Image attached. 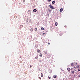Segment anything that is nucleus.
<instances>
[{
    "label": "nucleus",
    "mask_w": 80,
    "mask_h": 80,
    "mask_svg": "<svg viewBox=\"0 0 80 80\" xmlns=\"http://www.w3.org/2000/svg\"><path fill=\"white\" fill-rule=\"evenodd\" d=\"M31 32H32L33 31V28H32L30 29Z\"/></svg>",
    "instance_id": "obj_15"
},
{
    "label": "nucleus",
    "mask_w": 80,
    "mask_h": 80,
    "mask_svg": "<svg viewBox=\"0 0 80 80\" xmlns=\"http://www.w3.org/2000/svg\"><path fill=\"white\" fill-rule=\"evenodd\" d=\"M74 68H75V67H74Z\"/></svg>",
    "instance_id": "obj_35"
},
{
    "label": "nucleus",
    "mask_w": 80,
    "mask_h": 80,
    "mask_svg": "<svg viewBox=\"0 0 80 80\" xmlns=\"http://www.w3.org/2000/svg\"><path fill=\"white\" fill-rule=\"evenodd\" d=\"M15 18H17V16H14Z\"/></svg>",
    "instance_id": "obj_21"
},
{
    "label": "nucleus",
    "mask_w": 80,
    "mask_h": 80,
    "mask_svg": "<svg viewBox=\"0 0 80 80\" xmlns=\"http://www.w3.org/2000/svg\"><path fill=\"white\" fill-rule=\"evenodd\" d=\"M78 71H79V72L80 71V68L78 70Z\"/></svg>",
    "instance_id": "obj_26"
},
{
    "label": "nucleus",
    "mask_w": 80,
    "mask_h": 80,
    "mask_svg": "<svg viewBox=\"0 0 80 80\" xmlns=\"http://www.w3.org/2000/svg\"><path fill=\"white\" fill-rule=\"evenodd\" d=\"M78 77L79 78H80V75L78 76Z\"/></svg>",
    "instance_id": "obj_27"
},
{
    "label": "nucleus",
    "mask_w": 80,
    "mask_h": 80,
    "mask_svg": "<svg viewBox=\"0 0 80 80\" xmlns=\"http://www.w3.org/2000/svg\"><path fill=\"white\" fill-rule=\"evenodd\" d=\"M52 4H54V3H55V1H53L52 2Z\"/></svg>",
    "instance_id": "obj_11"
},
{
    "label": "nucleus",
    "mask_w": 80,
    "mask_h": 80,
    "mask_svg": "<svg viewBox=\"0 0 80 80\" xmlns=\"http://www.w3.org/2000/svg\"><path fill=\"white\" fill-rule=\"evenodd\" d=\"M39 62H42V60H39Z\"/></svg>",
    "instance_id": "obj_20"
},
{
    "label": "nucleus",
    "mask_w": 80,
    "mask_h": 80,
    "mask_svg": "<svg viewBox=\"0 0 80 80\" xmlns=\"http://www.w3.org/2000/svg\"><path fill=\"white\" fill-rule=\"evenodd\" d=\"M43 34H45V33H43Z\"/></svg>",
    "instance_id": "obj_36"
},
{
    "label": "nucleus",
    "mask_w": 80,
    "mask_h": 80,
    "mask_svg": "<svg viewBox=\"0 0 80 80\" xmlns=\"http://www.w3.org/2000/svg\"><path fill=\"white\" fill-rule=\"evenodd\" d=\"M41 29L42 30H45V29H44V28H41Z\"/></svg>",
    "instance_id": "obj_10"
},
{
    "label": "nucleus",
    "mask_w": 80,
    "mask_h": 80,
    "mask_svg": "<svg viewBox=\"0 0 80 80\" xmlns=\"http://www.w3.org/2000/svg\"><path fill=\"white\" fill-rule=\"evenodd\" d=\"M48 45H50V43H48Z\"/></svg>",
    "instance_id": "obj_33"
},
{
    "label": "nucleus",
    "mask_w": 80,
    "mask_h": 80,
    "mask_svg": "<svg viewBox=\"0 0 80 80\" xmlns=\"http://www.w3.org/2000/svg\"><path fill=\"white\" fill-rule=\"evenodd\" d=\"M20 28H22V27H23V25H21L20 26Z\"/></svg>",
    "instance_id": "obj_18"
},
{
    "label": "nucleus",
    "mask_w": 80,
    "mask_h": 80,
    "mask_svg": "<svg viewBox=\"0 0 80 80\" xmlns=\"http://www.w3.org/2000/svg\"><path fill=\"white\" fill-rule=\"evenodd\" d=\"M33 11L34 12H37V9H34L33 10Z\"/></svg>",
    "instance_id": "obj_5"
},
{
    "label": "nucleus",
    "mask_w": 80,
    "mask_h": 80,
    "mask_svg": "<svg viewBox=\"0 0 80 80\" xmlns=\"http://www.w3.org/2000/svg\"><path fill=\"white\" fill-rule=\"evenodd\" d=\"M58 25V23H57V22H56L55 23V25L56 26H57Z\"/></svg>",
    "instance_id": "obj_4"
},
{
    "label": "nucleus",
    "mask_w": 80,
    "mask_h": 80,
    "mask_svg": "<svg viewBox=\"0 0 80 80\" xmlns=\"http://www.w3.org/2000/svg\"><path fill=\"white\" fill-rule=\"evenodd\" d=\"M77 67H78V66H77Z\"/></svg>",
    "instance_id": "obj_32"
},
{
    "label": "nucleus",
    "mask_w": 80,
    "mask_h": 80,
    "mask_svg": "<svg viewBox=\"0 0 80 80\" xmlns=\"http://www.w3.org/2000/svg\"><path fill=\"white\" fill-rule=\"evenodd\" d=\"M49 2H51V0H48Z\"/></svg>",
    "instance_id": "obj_30"
},
{
    "label": "nucleus",
    "mask_w": 80,
    "mask_h": 80,
    "mask_svg": "<svg viewBox=\"0 0 80 80\" xmlns=\"http://www.w3.org/2000/svg\"><path fill=\"white\" fill-rule=\"evenodd\" d=\"M23 2H25V0H23Z\"/></svg>",
    "instance_id": "obj_24"
},
{
    "label": "nucleus",
    "mask_w": 80,
    "mask_h": 80,
    "mask_svg": "<svg viewBox=\"0 0 80 80\" xmlns=\"http://www.w3.org/2000/svg\"><path fill=\"white\" fill-rule=\"evenodd\" d=\"M37 52L38 53H39V52H40L41 51L39 50V49H38L37 50Z\"/></svg>",
    "instance_id": "obj_6"
},
{
    "label": "nucleus",
    "mask_w": 80,
    "mask_h": 80,
    "mask_svg": "<svg viewBox=\"0 0 80 80\" xmlns=\"http://www.w3.org/2000/svg\"><path fill=\"white\" fill-rule=\"evenodd\" d=\"M49 7H50V8H52V10H53V9H54V8H53V6H52L51 5H49Z\"/></svg>",
    "instance_id": "obj_1"
},
{
    "label": "nucleus",
    "mask_w": 80,
    "mask_h": 80,
    "mask_svg": "<svg viewBox=\"0 0 80 80\" xmlns=\"http://www.w3.org/2000/svg\"><path fill=\"white\" fill-rule=\"evenodd\" d=\"M41 77H43V74L42 73L41 74Z\"/></svg>",
    "instance_id": "obj_13"
},
{
    "label": "nucleus",
    "mask_w": 80,
    "mask_h": 80,
    "mask_svg": "<svg viewBox=\"0 0 80 80\" xmlns=\"http://www.w3.org/2000/svg\"><path fill=\"white\" fill-rule=\"evenodd\" d=\"M38 56H37L35 57V59H38Z\"/></svg>",
    "instance_id": "obj_17"
},
{
    "label": "nucleus",
    "mask_w": 80,
    "mask_h": 80,
    "mask_svg": "<svg viewBox=\"0 0 80 80\" xmlns=\"http://www.w3.org/2000/svg\"><path fill=\"white\" fill-rule=\"evenodd\" d=\"M39 79H41V78H40V77H39Z\"/></svg>",
    "instance_id": "obj_25"
},
{
    "label": "nucleus",
    "mask_w": 80,
    "mask_h": 80,
    "mask_svg": "<svg viewBox=\"0 0 80 80\" xmlns=\"http://www.w3.org/2000/svg\"><path fill=\"white\" fill-rule=\"evenodd\" d=\"M53 77L54 78H57V76L55 75L53 76Z\"/></svg>",
    "instance_id": "obj_14"
},
{
    "label": "nucleus",
    "mask_w": 80,
    "mask_h": 80,
    "mask_svg": "<svg viewBox=\"0 0 80 80\" xmlns=\"http://www.w3.org/2000/svg\"><path fill=\"white\" fill-rule=\"evenodd\" d=\"M30 68H31V67H32V65H30Z\"/></svg>",
    "instance_id": "obj_31"
},
{
    "label": "nucleus",
    "mask_w": 80,
    "mask_h": 80,
    "mask_svg": "<svg viewBox=\"0 0 80 80\" xmlns=\"http://www.w3.org/2000/svg\"><path fill=\"white\" fill-rule=\"evenodd\" d=\"M71 66H72V67H73L74 66V64L73 63H71Z\"/></svg>",
    "instance_id": "obj_8"
},
{
    "label": "nucleus",
    "mask_w": 80,
    "mask_h": 80,
    "mask_svg": "<svg viewBox=\"0 0 80 80\" xmlns=\"http://www.w3.org/2000/svg\"><path fill=\"white\" fill-rule=\"evenodd\" d=\"M35 29H36V30H35V31L36 32L37 31V28H35Z\"/></svg>",
    "instance_id": "obj_19"
},
{
    "label": "nucleus",
    "mask_w": 80,
    "mask_h": 80,
    "mask_svg": "<svg viewBox=\"0 0 80 80\" xmlns=\"http://www.w3.org/2000/svg\"><path fill=\"white\" fill-rule=\"evenodd\" d=\"M22 56H21V57H20V58H22Z\"/></svg>",
    "instance_id": "obj_28"
},
{
    "label": "nucleus",
    "mask_w": 80,
    "mask_h": 80,
    "mask_svg": "<svg viewBox=\"0 0 80 80\" xmlns=\"http://www.w3.org/2000/svg\"><path fill=\"white\" fill-rule=\"evenodd\" d=\"M59 35H60L61 36L62 35H63V33H60Z\"/></svg>",
    "instance_id": "obj_16"
},
{
    "label": "nucleus",
    "mask_w": 80,
    "mask_h": 80,
    "mask_svg": "<svg viewBox=\"0 0 80 80\" xmlns=\"http://www.w3.org/2000/svg\"><path fill=\"white\" fill-rule=\"evenodd\" d=\"M48 11H49V12H51V10H50V9H49V10H48Z\"/></svg>",
    "instance_id": "obj_23"
},
{
    "label": "nucleus",
    "mask_w": 80,
    "mask_h": 80,
    "mask_svg": "<svg viewBox=\"0 0 80 80\" xmlns=\"http://www.w3.org/2000/svg\"><path fill=\"white\" fill-rule=\"evenodd\" d=\"M76 65H77V64H78L77 63H76Z\"/></svg>",
    "instance_id": "obj_34"
},
{
    "label": "nucleus",
    "mask_w": 80,
    "mask_h": 80,
    "mask_svg": "<svg viewBox=\"0 0 80 80\" xmlns=\"http://www.w3.org/2000/svg\"><path fill=\"white\" fill-rule=\"evenodd\" d=\"M72 73L73 74H74V73H75V72H74V71H72Z\"/></svg>",
    "instance_id": "obj_12"
},
{
    "label": "nucleus",
    "mask_w": 80,
    "mask_h": 80,
    "mask_svg": "<svg viewBox=\"0 0 80 80\" xmlns=\"http://www.w3.org/2000/svg\"><path fill=\"white\" fill-rule=\"evenodd\" d=\"M64 27H65V28H67V26H65Z\"/></svg>",
    "instance_id": "obj_29"
},
{
    "label": "nucleus",
    "mask_w": 80,
    "mask_h": 80,
    "mask_svg": "<svg viewBox=\"0 0 80 80\" xmlns=\"http://www.w3.org/2000/svg\"><path fill=\"white\" fill-rule=\"evenodd\" d=\"M62 11H63V8H61L60 10V12H62Z\"/></svg>",
    "instance_id": "obj_2"
},
{
    "label": "nucleus",
    "mask_w": 80,
    "mask_h": 80,
    "mask_svg": "<svg viewBox=\"0 0 80 80\" xmlns=\"http://www.w3.org/2000/svg\"><path fill=\"white\" fill-rule=\"evenodd\" d=\"M67 69L68 71H70V68H68Z\"/></svg>",
    "instance_id": "obj_7"
},
{
    "label": "nucleus",
    "mask_w": 80,
    "mask_h": 80,
    "mask_svg": "<svg viewBox=\"0 0 80 80\" xmlns=\"http://www.w3.org/2000/svg\"><path fill=\"white\" fill-rule=\"evenodd\" d=\"M44 52H45V54H47L48 53V52L47 51H46L45 52V51H44Z\"/></svg>",
    "instance_id": "obj_9"
},
{
    "label": "nucleus",
    "mask_w": 80,
    "mask_h": 80,
    "mask_svg": "<svg viewBox=\"0 0 80 80\" xmlns=\"http://www.w3.org/2000/svg\"><path fill=\"white\" fill-rule=\"evenodd\" d=\"M39 56L40 57H42V54L41 53H40Z\"/></svg>",
    "instance_id": "obj_3"
},
{
    "label": "nucleus",
    "mask_w": 80,
    "mask_h": 80,
    "mask_svg": "<svg viewBox=\"0 0 80 80\" xmlns=\"http://www.w3.org/2000/svg\"><path fill=\"white\" fill-rule=\"evenodd\" d=\"M48 78H49V79H50L51 78H50V77L48 76Z\"/></svg>",
    "instance_id": "obj_22"
}]
</instances>
